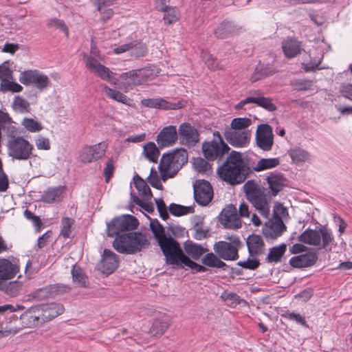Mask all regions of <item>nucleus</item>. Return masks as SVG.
<instances>
[{"mask_svg":"<svg viewBox=\"0 0 352 352\" xmlns=\"http://www.w3.org/2000/svg\"><path fill=\"white\" fill-rule=\"evenodd\" d=\"M282 316L285 318H287L290 320H294L296 323L302 325L305 328H308L309 325L305 320V317L300 315V314H296L294 312H286L282 315Z\"/></svg>","mask_w":352,"mask_h":352,"instance_id":"obj_55","label":"nucleus"},{"mask_svg":"<svg viewBox=\"0 0 352 352\" xmlns=\"http://www.w3.org/2000/svg\"><path fill=\"white\" fill-rule=\"evenodd\" d=\"M188 162V153L179 148L173 153L164 154L158 166L162 179L165 182L173 177L182 166Z\"/></svg>","mask_w":352,"mask_h":352,"instance_id":"obj_6","label":"nucleus"},{"mask_svg":"<svg viewBox=\"0 0 352 352\" xmlns=\"http://www.w3.org/2000/svg\"><path fill=\"white\" fill-rule=\"evenodd\" d=\"M289 155L292 161L296 163L305 162L308 160L309 154L305 150L300 148H295L289 151Z\"/></svg>","mask_w":352,"mask_h":352,"instance_id":"obj_46","label":"nucleus"},{"mask_svg":"<svg viewBox=\"0 0 352 352\" xmlns=\"http://www.w3.org/2000/svg\"><path fill=\"white\" fill-rule=\"evenodd\" d=\"M119 259L117 254L111 250L104 249L100 262V269L104 274H110L118 267Z\"/></svg>","mask_w":352,"mask_h":352,"instance_id":"obj_24","label":"nucleus"},{"mask_svg":"<svg viewBox=\"0 0 352 352\" xmlns=\"http://www.w3.org/2000/svg\"><path fill=\"white\" fill-rule=\"evenodd\" d=\"M72 280L74 284L79 287H88L89 281L88 278L85 274L82 269L80 267L74 265L72 269Z\"/></svg>","mask_w":352,"mask_h":352,"instance_id":"obj_38","label":"nucleus"},{"mask_svg":"<svg viewBox=\"0 0 352 352\" xmlns=\"http://www.w3.org/2000/svg\"><path fill=\"white\" fill-rule=\"evenodd\" d=\"M22 125L32 133L38 132L43 129L41 124L33 118H24L22 121Z\"/></svg>","mask_w":352,"mask_h":352,"instance_id":"obj_53","label":"nucleus"},{"mask_svg":"<svg viewBox=\"0 0 352 352\" xmlns=\"http://www.w3.org/2000/svg\"><path fill=\"white\" fill-rule=\"evenodd\" d=\"M159 10L164 12V20L166 23L171 24L179 19V12L175 8L167 6L160 7Z\"/></svg>","mask_w":352,"mask_h":352,"instance_id":"obj_45","label":"nucleus"},{"mask_svg":"<svg viewBox=\"0 0 352 352\" xmlns=\"http://www.w3.org/2000/svg\"><path fill=\"white\" fill-rule=\"evenodd\" d=\"M219 221L226 228L236 230L241 227L236 208L232 204L228 205L221 211Z\"/></svg>","mask_w":352,"mask_h":352,"instance_id":"obj_17","label":"nucleus"},{"mask_svg":"<svg viewBox=\"0 0 352 352\" xmlns=\"http://www.w3.org/2000/svg\"><path fill=\"white\" fill-rule=\"evenodd\" d=\"M9 78H12L11 70L4 65H0L1 91H12L14 93L21 91L23 87L15 82L10 81Z\"/></svg>","mask_w":352,"mask_h":352,"instance_id":"obj_20","label":"nucleus"},{"mask_svg":"<svg viewBox=\"0 0 352 352\" xmlns=\"http://www.w3.org/2000/svg\"><path fill=\"white\" fill-rule=\"evenodd\" d=\"M280 161L278 158H262L256 164L254 165L250 163L252 173L253 171L260 172L267 169L273 168L279 165Z\"/></svg>","mask_w":352,"mask_h":352,"instance_id":"obj_37","label":"nucleus"},{"mask_svg":"<svg viewBox=\"0 0 352 352\" xmlns=\"http://www.w3.org/2000/svg\"><path fill=\"white\" fill-rule=\"evenodd\" d=\"M108 145L104 142L92 146H84L80 153V160L82 163H91L104 156Z\"/></svg>","mask_w":352,"mask_h":352,"instance_id":"obj_12","label":"nucleus"},{"mask_svg":"<svg viewBox=\"0 0 352 352\" xmlns=\"http://www.w3.org/2000/svg\"><path fill=\"white\" fill-rule=\"evenodd\" d=\"M169 211L173 215L180 217L192 212V208L173 203L169 206Z\"/></svg>","mask_w":352,"mask_h":352,"instance_id":"obj_51","label":"nucleus"},{"mask_svg":"<svg viewBox=\"0 0 352 352\" xmlns=\"http://www.w3.org/2000/svg\"><path fill=\"white\" fill-rule=\"evenodd\" d=\"M339 92L342 97L352 102V83H342L340 86Z\"/></svg>","mask_w":352,"mask_h":352,"instance_id":"obj_58","label":"nucleus"},{"mask_svg":"<svg viewBox=\"0 0 352 352\" xmlns=\"http://www.w3.org/2000/svg\"><path fill=\"white\" fill-rule=\"evenodd\" d=\"M61 223L60 235L65 239L69 238L72 232L71 228L74 223V220L69 217H64Z\"/></svg>","mask_w":352,"mask_h":352,"instance_id":"obj_56","label":"nucleus"},{"mask_svg":"<svg viewBox=\"0 0 352 352\" xmlns=\"http://www.w3.org/2000/svg\"><path fill=\"white\" fill-rule=\"evenodd\" d=\"M282 49L285 56L289 58L296 56L302 50L301 42L294 37L284 39L282 42Z\"/></svg>","mask_w":352,"mask_h":352,"instance_id":"obj_28","label":"nucleus"},{"mask_svg":"<svg viewBox=\"0 0 352 352\" xmlns=\"http://www.w3.org/2000/svg\"><path fill=\"white\" fill-rule=\"evenodd\" d=\"M9 280L0 281V291L4 292L6 295L11 297H15L18 296L22 287V283L18 280Z\"/></svg>","mask_w":352,"mask_h":352,"instance_id":"obj_35","label":"nucleus"},{"mask_svg":"<svg viewBox=\"0 0 352 352\" xmlns=\"http://www.w3.org/2000/svg\"><path fill=\"white\" fill-rule=\"evenodd\" d=\"M321 63V58H319L318 60H310L308 63H302L303 69L305 72H311L314 71L316 69H319L318 66Z\"/></svg>","mask_w":352,"mask_h":352,"instance_id":"obj_64","label":"nucleus"},{"mask_svg":"<svg viewBox=\"0 0 352 352\" xmlns=\"http://www.w3.org/2000/svg\"><path fill=\"white\" fill-rule=\"evenodd\" d=\"M150 228L165 256L167 264L173 265L176 269L187 267L193 273L206 272V267L190 261L186 256L177 241L172 236L166 235L164 227L157 219L151 221Z\"/></svg>","mask_w":352,"mask_h":352,"instance_id":"obj_1","label":"nucleus"},{"mask_svg":"<svg viewBox=\"0 0 352 352\" xmlns=\"http://www.w3.org/2000/svg\"><path fill=\"white\" fill-rule=\"evenodd\" d=\"M33 149V145L21 136L12 137L8 142V155L14 160H28Z\"/></svg>","mask_w":352,"mask_h":352,"instance_id":"obj_9","label":"nucleus"},{"mask_svg":"<svg viewBox=\"0 0 352 352\" xmlns=\"http://www.w3.org/2000/svg\"><path fill=\"white\" fill-rule=\"evenodd\" d=\"M35 144L38 150H50L51 148L50 140L42 135H38L35 138Z\"/></svg>","mask_w":352,"mask_h":352,"instance_id":"obj_59","label":"nucleus"},{"mask_svg":"<svg viewBox=\"0 0 352 352\" xmlns=\"http://www.w3.org/2000/svg\"><path fill=\"white\" fill-rule=\"evenodd\" d=\"M287 230L282 218L273 217L266 222L263 227V234L267 240H274L280 236Z\"/></svg>","mask_w":352,"mask_h":352,"instance_id":"obj_16","label":"nucleus"},{"mask_svg":"<svg viewBox=\"0 0 352 352\" xmlns=\"http://www.w3.org/2000/svg\"><path fill=\"white\" fill-rule=\"evenodd\" d=\"M148 245L146 236L138 232L121 234L113 242V247L117 252L127 254L137 253Z\"/></svg>","mask_w":352,"mask_h":352,"instance_id":"obj_5","label":"nucleus"},{"mask_svg":"<svg viewBox=\"0 0 352 352\" xmlns=\"http://www.w3.org/2000/svg\"><path fill=\"white\" fill-rule=\"evenodd\" d=\"M256 144L264 151L272 150L274 144V134L272 128L267 124L258 125L256 131Z\"/></svg>","mask_w":352,"mask_h":352,"instance_id":"obj_13","label":"nucleus"},{"mask_svg":"<svg viewBox=\"0 0 352 352\" xmlns=\"http://www.w3.org/2000/svg\"><path fill=\"white\" fill-rule=\"evenodd\" d=\"M50 84L49 78L36 70L32 85H35L36 88L40 90H43L48 87Z\"/></svg>","mask_w":352,"mask_h":352,"instance_id":"obj_49","label":"nucleus"},{"mask_svg":"<svg viewBox=\"0 0 352 352\" xmlns=\"http://www.w3.org/2000/svg\"><path fill=\"white\" fill-rule=\"evenodd\" d=\"M71 287L68 285L57 283L44 288L39 289L35 292V297L36 298H47L54 295L63 294L69 292Z\"/></svg>","mask_w":352,"mask_h":352,"instance_id":"obj_27","label":"nucleus"},{"mask_svg":"<svg viewBox=\"0 0 352 352\" xmlns=\"http://www.w3.org/2000/svg\"><path fill=\"white\" fill-rule=\"evenodd\" d=\"M135 187L140 194H141L145 199H150L152 197L151 190L146 184L138 175L133 177Z\"/></svg>","mask_w":352,"mask_h":352,"instance_id":"obj_42","label":"nucleus"},{"mask_svg":"<svg viewBox=\"0 0 352 352\" xmlns=\"http://www.w3.org/2000/svg\"><path fill=\"white\" fill-rule=\"evenodd\" d=\"M290 85L295 91H311L314 90V81L306 78L294 79L290 81Z\"/></svg>","mask_w":352,"mask_h":352,"instance_id":"obj_44","label":"nucleus"},{"mask_svg":"<svg viewBox=\"0 0 352 352\" xmlns=\"http://www.w3.org/2000/svg\"><path fill=\"white\" fill-rule=\"evenodd\" d=\"M178 134L181 143L188 147L195 146L199 140L197 129L189 123L184 122L180 124Z\"/></svg>","mask_w":352,"mask_h":352,"instance_id":"obj_18","label":"nucleus"},{"mask_svg":"<svg viewBox=\"0 0 352 352\" xmlns=\"http://www.w3.org/2000/svg\"><path fill=\"white\" fill-rule=\"evenodd\" d=\"M266 179L273 196L277 195L286 186L287 179L280 173H271Z\"/></svg>","mask_w":352,"mask_h":352,"instance_id":"obj_30","label":"nucleus"},{"mask_svg":"<svg viewBox=\"0 0 352 352\" xmlns=\"http://www.w3.org/2000/svg\"><path fill=\"white\" fill-rule=\"evenodd\" d=\"M317 260L318 255L316 252H307L292 257L289 264L296 268L307 267L314 265Z\"/></svg>","mask_w":352,"mask_h":352,"instance_id":"obj_26","label":"nucleus"},{"mask_svg":"<svg viewBox=\"0 0 352 352\" xmlns=\"http://www.w3.org/2000/svg\"><path fill=\"white\" fill-rule=\"evenodd\" d=\"M239 239H234L232 242L220 241L214 244L213 249L219 258L225 261H236L239 258Z\"/></svg>","mask_w":352,"mask_h":352,"instance_id":"obj_11","label":"nucleus"},{"mask_svg":"<svg viewBox=\"0 0 352 352\" xmlns=\"http://www.w3.org/2000/svg\"><path fill=\"white\" fill-rule=\"evenodd\" d=\"M201 56L205 64L210 69L213 70L219 68L218 63L211 54L208 52H203Z\"/></svg>","mask_w":352,"mask_h":352,"instance_id":"obj_61","label":"nucleus"},{"mask_svg":"<svg viewBox=\"0 0 352 352\" xmlns=\"http://www.w3.org/2000/svg\"><path fill=\"white\" fill-rule=\"evenodd\" d=\"M115 170V166H114V160L113 157L109 158L107 162H106L105 167L104 168V175L105 177V181L107 182H109L111 177L112 176L113 172Z\"/></svg>","mask_w":352,"mask_h":352,"instance_id":"obj_60","label":"nucleus"},{"mask_svg":"<svg viewBox=\"0 0 352 352\" xmlns=\"http://www.w3.org/2000/svg\"><path fill=\"white\" fill-rule=\"evenodd\" d=\"M144 153L146 157L151 162H156L160 155V151L155 143L150 142L144 146Z\"/></svg>","mask_w":352,"mask_h":352,"instance_id":"obj_47","label":"nucleus"},{"mask_svg":"<svg viewBox=\"0 0 352 352\" xmlns=\"http://www.w3.org/2000/svg\"><path fill=\"white\" fill-rule=\"evenodd\" d=\"M237 265L245 269L255 270L259 265V261L256 258H248L246 261H241L237 263Z\"/></svg>","mask_w":352,"mask_h":352,"instance_id":"obj_62","label":"nucleus"},{"mask_svg":"<svg viewBox=\"0 0 352 352\" xmlns=\"http://www.w3.org/2000/svg\"><path fill=\"white\" fill-rule=\"evenodd\" d=\"M224 138L226 141L232 146L236 148H243L248 145L251 132L249 130H234L227 127L224 131Z\"/></svg>","mask_w":352,"mask_h":352,"instance_id":"obj_14","label":"nucleus"},{"mask_svg":"<svg viewBox=\"0 0 352 352\" xmlns=\"http://www.w3.org/2000/svg\"><path fill=\"white\" fill-rule=\"evenodd\" d=\"M42 311V318L43 322H45L48 320L57 317L64 312V307L60 303H50L38 306Z\"/></svg>","mask_w":352,"mask_h":352,"instance_id":"obj_29","label":"nucleus"},{"mask_svg":"<svg viewBox=\"0 0 352 352\" xmlns=\"http://www.w3.org/2000/svg\"><path fill=\"white\" fill-rule=\"evenodd\" d=\"M170 324V321L168 318H157L153 321L149 333L154 336H162L169 327Z\"/></svg>","mask_w":352,"mask_h":352,"instance_id":"obj_36","label":"nucleus"},{"mask_svg":"<svg viewBox=\"0 0 352 352\" xmlns=\"http://www.w3.org/2000/svg\"><path fill=\"white\" fill-rule=\"evenodd\" d=\"M139 225L138 220L131 214H124L115 217L107 223V234L109 236L116 237L120 232L135 230Z\"/></svg>","mask_w":352,"mask_h":352,"instance_id":"obj_10","label":"nucleus"},{"mask_svg":"<svg viewBox=\"0 0 352 352\" xmlns=\"http://www.w3.org/2000/svg\"><path fill=\"white\" fill-rule=\"evenodd\" d=\"M247 199L255 209L265 218H268L270 212V197L266 189L261 187L254 180H248L243 185Z\"/></svg>","mask_w":352,"mask_h":352,"instance_id":"obj_4","label":"nucleus"},{"mask_svg":"<svg viewBox=\"0 0 352 352\" xmlns=\"http://www.w3.org/2000/svg\"><path fill=\"white\" fill-rule=\"evenodd\" d=\"M201 263L210 267L224 268L228 267L226 263L221 261L217 255L212 252L206 254L201 259Z\"/></svg>","mask_w":352,"mask_h":352,"instance_id":"obj_43","label":"nucleus"},{"mask_svg":"<svg viewBox=\"0 0 352 352\" xmlns=\"http://www.w3.org/2000/svg\"><path fill=\"white\" fill-rule=\"evenodd\" d=\"M82 56L86 67L94 72L101 79L107 80L114 85H118L119 88L126 93L135 87L141 85L146 80V71L145 69H134L122 74L118 79L113 76V72L104 65L100 64L95 58L82 53Z\"/></svg>","mask_w":352,"mask_h":352,"instance_id":"obj_2","label":"nucleus"},{"mask_svg":"<svg viewBox=\"0 0 352 352\" xmlns=\"http://www.w3.org/2000/svg\"><path fill=\"white\" fill-rule=\"evenodd\" d=\"M104 89L105 91L106 95L109 98L113 99L124 104L131 106V100L129 98H128L126 95L121 93L120 91L114 89L109 88L107 85L104 86Z\"/></svg>","mask_w":352,"mask_h":352,"instance_id":"obj_41","label":"nucleus"},{"mask_svg":"<svg viewBox=\"0 0 352 352\" xmlns=\"http://www.w3.org/2000/svg\"><path fill=\"white\" fill-rule=\"evenodd\" d=\"M194 197L198 204L208 205L213 197L211 184L206 180H197L194 184Z\"/></svg>","mask_w":352,"mask_h":352,"instance_id":"obj_15","label":"nucleus"},{"mask_svg":"<svg viewBox=\"0 0 352 352\" xmlns=\"http://www.w3.org/2000/svg\"><path fill=\"white\" fill-rule=\"evenodd\" d=\"M178 134L176 126H168L164 127L157 136L156 141L160 147L172 146L177 140Z\"/></svg>","mask_w":352,"mask_h":352,"instance_id":"obj_23","label":"nucleus"},{"mask_svg":"<svg viewBox=\"0 0 352 352\" xmlns=\"http://www.w3.org/2000/svg\"><path fill=\"white\" fill-rule=\"evenodd\" d=\"M286 250L287 245L285 243L274 246L269 250L265 261L267 263H278L280 261Z\"/></svg>","mask_w":352,"mask_h":352,"instance_id":"obj_39","label":"nucleus"},{"mask_svg":"<svg viewBox=\"0 0 352 352\" xmlns=\"http://www.w3.org/2000/svg\"><path fill=\"white\" fill-rule=\"evenodd\" d=\"M42 311L38 306L31 307L20 316V320L24 327L33 328L42 323Z\"/></svg>","mask_w":352,"mask_h":352,"instance_id":"obj_19","label":"nucleus"},{"mask_svg":"<svg viewBox=\"0 0 352 352\" xmlns=\"http://www.w3.org/2000/svg\"><path fill=\"white\" fill-rule=\"evenodd\" d=\"M204 157L209 161L221 158L230 151V147L223 141L219 131H214L213 139L202 144Z\"/></svg>","mask_w":352,"mask_h":352,"instance_id":"obj_8","label":"nucleus"},{"mask_svg":"<svg viewBox=\"0 0 352 352\" xmlns=\"http://www.w3.org/2000/svg\"><path fill=\"white\" fill-rule=\"evenodd\" d=\"M239 31V28L232 22L223 21L214 30V35L217 38L223 39L229 37Z\"/></svg>","mask_w":352,"mask_h":352,"instance_id":"obj_32","label":"nucleus"},{"mask_svg":"<svg viewBox=\"0 0 352 352\" xmlns=\"http://www.w3.org/2000/svg\"><path fill=\"white\" fill-rule=\"evenodd\" d=\"M221 298L230 307H235L240 304V297L235 293L226 292L221 294Z\"/></svg>","mask_w":352,"mask_h":352,"instance_id":"obj_54","label":"nucleus"},{"mask_svg":"<svg viewBox=\"0 0 352 352\" xmlns=\"http://www.w3.org/2000/svg\"><path fill=\"white\" fill-rule=\"evenodd\" d=\"M276 72V70L270 67V65H264L259 63L255 68L254 72L251 76V80L252 82L257 81L264 77L273 75Z\"/></svg>","mask_w":352,"mask_h":352,"instance_id":"obj_40","label":"nucleus"},{"mask_svg":"<svg viewBox=\"0 0 352 352\" xmlns=\"http://www.w3.org/2000/svg\"><path fill=\"white\" fill-rule=\"evenodd\" d=\"M64 187H52L43 192L41 196V201L47 204L58 202L62 199Z\"/></svg>","mask_w":352,"mask_h":352,"instance_id":"obj_33","label":"nucleus"},{"mask_svg":"<svg viewBox=\"0 0 352 352\" xmlns=\"http://www.w3.org/2000/svg\"><path fill=\"white\" fill-rule=\"evenodd\" d=\"M25 217L31 221L33 225L36 227L37 230H39L41 226L42 222L39 217L34 215L31 211L29 210H25L24 211Z\"/></svg>","mask_w":352,"mask_h":352,"instance_id":"obj_63","label":"nucleus"},{"mask_svg":"<svg viewBox=\"0 0 352 352\" xmlns=\"http://www.w3.org/2000/svg\"><path fill=\"white\" fill-rule=\"evenodd\" d=\"M217 173L228 184L236 185L243 183L252 173V169L250 162L243 157L241 153L232 151Z\"/></svg>","mask_w":352,"mask_h":352,"instance_id":"obj_3","label":"nucleus"},{"mask_svg":"<svg viewBox=\"0 0 352 352\" xmlns=\"http://www.w3.org/2000/svg\"><path fill=\"white\" fill-rule=\"evenodd\" d=\"M130 45H131V55L135 58L144 57L148 53V48L144 43L135 41L130 42Z\"/></svg>","mask_w":352,"mask_h":352,"instance_id":"obj_48","label":"nucleus"},{"mask_svg":"<svg viewBox=\"0 0 352 352\" xmlns=\"http://www.w3.org/2000/svg\"><path fill=\"white\" fill-rule=\"evenodd\" d=\"M184 249L190 261V257L194 260H199L202 255L206 253L208 250L199 244H197L191 241H187L184 244Z\"/></svg>","mask_w":352,"mask_h":352,"instance_id":"obj_31","label":"nucleus"},{"mask_svg":"<svg viewBox=\"0 0 352 352\" xmlns=\"http://www.w3.org/2000/svg\"><path fill=\"white\" fill-rule=\"evenodd\" d=\"M253 95L252 96V103L256 104L269 111H274L276 109V105L272 102L270 98L262 96L259 91H252L250 92Z\"/></svg>","mask_w":352,"mask_h":352,"instance_id":"obj_34","label":"nucleus"},{"mask_svg":"<svg viewBox=\"0 0 352 352\" xmlns=\"http://www.w3.org/2000/svg\"><path fill=\"white\" fill-rule=\"evenodd\" d=\"M47 25L50 28H54L63 32L66 37L69 36V30L65 22L59 19L52 18L47 21Z\"/></svg>","mask_w":352,"mask_h":352,"instance_id":"obj_52","label":"nucleus"},{"mask_svg":"<svg viewBox=\"0 0 352 352\" xmlns=\"http://www.w3.org/2000/svg\"><path fill=\"white\" fill-rule=\"evenodd\" d=\"M252 121L248 118H234L230 124V127L234 130H248L247 128L251 124Z\"/></svg>","mask_w":352,"mask_h":352,"instance_id":"obj_50","label":"nucleus"},{"mask_svg":"<svg viewBox=\"0 0 352 352\" xmlns=\"http://www.w3.org/2000/svg\"><path fill=\"white\" fill-rule=\"evenodd\" d=\"M246 244L252 257L258 256L265 252V243L260 235L252 234L248 236Z\"/></svg>","mask_w":352,"mask_h":352,"instance_id":"obj_25","label":"nucleus"},{"mask_svg":"<svg viewBox=\"0 0 352 352\" xmlns=\"http://www.w3.org/2000/svg\"><path fill=\"white\" fill-rule=\"evenodd\" d=\"M19 272L18 261H10L7 258L0 259V281L14 278Z\"/></svg>","mask_w":352,"mask_h":352,"instance_id":"obj_22","label":"nucleus"},{"mask_svg":"<svg viewBox=\"0 0 352 352\" xmlns=\"http://www.w3.org/2000/svg\"><path fill=\"white\" fill-rule=\"evenodd\" d=\"M300 241L311 245H320L325 250H331L334 238L331 232L326 228L318 230L307 229L298 237Z\"/></svg>","mask_w":352,"mask_h":352,"instance_id":"obj_7","label":"nucleus"},{"mask_svg":"<svg viewBox=\"0 0 352 352\" xmlns=\"http://www.w3.org/2000/svg\"><path fill=\"white\" fill-rule=\"evenodd\" d=\"M36 70H27L22 72L19 76V81L25 85H32Z\"/></svg>","mask_w":352,"mask_h":352,"instance_id":"obj_57","label":"nucleus"},{"mask_svg":"<svg viewBox=\"0 0 352 352\" xmlns=\"http://www.w3.org/2000/svg\"><path fill=\"white\" fill-rule=\"evenodd\" d=\"M141 104L146 107L163 110L178 109L184 107L183 101L171 102L162 98H144L141 100Z\"/></svg>","mask_w":352,"mask_h":352,"instance_id":"obj_21","label":"nucleus"}]
</instances>
